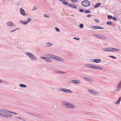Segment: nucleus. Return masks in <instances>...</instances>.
I'll return each instance as SVG.
<instances>
[{
    "label": "nucleus",
    "instance_id": "obj_1",
    "mask_svg": "<svg viewBox=\"0 0 121 121\" xmlns=\"http://www.w3.org/2000/svg\"><path fill=\"white\" fill-rule=\"evenodd\" d=\"M63 105L67 108H75V106L69 103L63 101L62 102Z\"/></svg>",
    "mask_w": 121,
    "mask_h": 121
},
{
    "label": "nucleus",
    "instance_id": "obj_2",
    "mask_svg": "<svg viewBox=\"0 0 121 121\" xmlns=\"http://www.w3.org/2000/svg\"><path fill=\"white\" fill-rule=\"evenodd\" d=\"M26 55H27L32 60H37V58L32 53L30 52H26Z\"/></svg>",
    "mask_w": 121,
    "mask_h": 121
},
{
    "label": "nucleus",
    "instance_id": "obj_3",
    "mask_svg": "<svg viewBox=\"0 0 121 121\" xmlns=\"http://www.w3.org/2000/svg\"><path fill=\"white\" fill-rule=\"evenodd\" d=\"M81 4L84 7H88L90 5V2L87 0H85L82 1Z\"/></svg>",
    "mask_w": 121,
    "mask_h": 121
},
{
    "label": "nucleus",
    "instance_id": "obj_4",
    "mask_svg": "<svg viewBox=\"0 0 121 121\" xmlns=\"http://www.w3.org/2000/svg\"><path fill=\"white\" fill-rule=\"evenodd\" d=\"M12 116V115L10 114H7L0 112V116L4 118H10Z\"/></svg>",
    "mask_w": 121,
    "mask_h": 121
},
{
    "label": "nucleus",
    "instance_id": "obj_5",
    "mask_svg": "<svg viewBox=\"0 0 121 121\" xmlns=\"http://www.w3.org/2000/svg\"><path fill=\"white\" fill-rule=\"evenodd\" d=\"M91 61L95 63H99L101 61V60L100 59H92Z\"/></svg>",
    "mask_w": 121,
    "mask_h": 121
},
{
    "label": "nucleus",
    "instance_id": "obj_6",
    "mask_svg": "<svg viewBox=\"0 0 121 121\" xmlns=\"http://www.w3.org/2000/svg\"><path fill=\"white\" fill-rule=\"evenodd\" d=\"M93 35L97 38H99L100 39H106L105 37L103 36L95 34H93Z\"/></svg>",
    "mask_w": 121,
    "mask_h": 121
},
{
    "label": "nucleus",
    "instance_id": "obj_7",
    "mask_svg": "<svg viewBox=\"0 0 121 121\" xmlns=\"http://www.w3.org/2000/svg\"><path fill=\"white\" fill-rule=\"evenodd\" d=\"M20 12L21 14L23 16H24L25 15L26 13L24 10L22 8H20Z\"/></svg>",
    "mask_w": 121,
    "mask_h": 121
},
{
    "label": "nucleus",
    "instance_id": "obj_8",
    "mask_svg": "<svg viewBox=\"0 0 121 121\" xmlns=\"http://www.w3.org/2000/svg\"><path fill=\"white\" fill-rule=\"evenodd\" d=\"M71 82L72 83L76 84H78L80 83V81L78 80H72Z\"/></svg>",
    "mask_w": 121,
    "mask_h": 121
},
{
    "label": "nucleus",
    "instance_id": "obj_9",
    "mask_svg": "<svg viewBox=\"0 0 121 121\" xmlns=\"http://www.w3.org/2000/svg\"><path fill=\"white\" fill-rule=\"evenodd\" d=\"M91 28L94 29H104L103 27H101L99 26H93L91 27Z\"/></svg>",
    "mask_w": 121,
    "mask_h": 121
},
{
    "label": "nucleus",
    "instance_id": "obj_10",
    "mask_svg": "<svg viewBox=\"0 0 121 121\" xmlns=\"http://www.w3.org/2000/svg\"><path fill=\"white\" fill-rule=\"evenodd\" d=\"M93 69L102 70V68L100 66L94 65Z\"/></svg>",
    "mask_w": 121,
    "mask_h": 121
},
{
    "label": "nucleus",
    "instance_id": "obj_11",
    "mask_svg": "<svg viewBox=\"0 0 121 121\" xmlns=\"http://www.w3.org/2000/svg\"><path fill=\"white\" fill-rule=\"evenodd\" d=\"M121 88V80L120 81L117 87L116 90L117 91L119 90Z\"/></svg>",
    "mask_w": 121,
    "mask_h": 121
},
{
    "label": "nucleus",
    "instance_id": "obj_12",
    "mask_svg": "<svg viewBox=\"0 0 121 121\" xmlns=\"http://www.w3.org/2000/svg\"><path fill=\"white\" fill-rule=\"evenodd\" d=\"M89 92L90 93L93 94V95H96L97 94H98V93H96L95 92L91 90H88Z\"/></svg>",
    "mask_w": 121,
    "mask_h": 121
},
{
    "label": "nucleus",
    "instance_id": "obj_13",
    "mask_svg": "<svg viewBox=\"0 0 121 121\" xmlns=\"http://www.w3.org/2000/svg\"><path fill=\"white\" fill-rule=\"evenodd\" d=\"M85 65L86 67H88L91 68L93 69L94 65L91 64H86Z\"/></svg>",
    "mask_w": 121,
    "mask_h": 121
},
{
    "label": "nucleus",
    "instance_id": "obj_14",
    "mask_svg": "<svg viewBox=\"0 0 121 121\" xmlns=\"http://www.w3.org/2000/svg\"><path fill=\"white\" fill-rule=\"evenodd\" d=\"M53 45V44L49 42L46 43H45V46L46 47H49Z\"/></svg>",
    "mask_w": 121,
    "mask_h": 121
},
{
    "label": "nucleus",
    "instance_id": "obj_15",
    "mask_svg": "<svg viewBox=\"0 0 121 121\" xmlns=\"http://www.w3.org/2000/svg\"><path fill=\"white\" fill-rule=\"evenodd\" d=\"M57 59L56 60L58 61H59L62 62H64L65 61L63 59L59 57L58 56H57Z\"/></svg>",
    "mask_w": 121,
    "mask_h": 121
},
{
    "label": "nucleus",
    "instance_id": "obj_16",
    "mask_svg": "<svg viewBox=\"0 0 121 121\" xmlns=\"http://www.w3.org/2000/svg\"><path fill=\"white\" fill-rule=\"evenodd\" d=\"M44 60L48 62H52V61L50 59L47 57H46Z\"/></svg>",
    "mask_w": 121,
    "mask_h": 121
},
{
    "label": "nucleus",
    "instance_id": "obj_17",
    "mask_svg": "<svg viewBox=\"0 0 121 121\" xmlns=\"http://www.w3.org/2000/svg\"><path fill=\"white\" fill-rule=\"evenodd\" d=\"M7 26H12L13 25V24L11 22H7Z\"/></svg>",
    "mask_w": 121,
    "mask_h": 121
},
{
    "label": "nucleus",
    "instance_id": "obj_18",
    "mask_svg": "<svg viewBox=\"0 0 121 121\" xmlns=\"http://www.w3.org/2000/svg\"><path fill=\"white\" fill-rule=\"evenodd\" d=\"M101 5V3H97L96 4H95L94 5V8H97L98 7L100 6Z\"/></svg>",
    "mask_w": 121,
    "mask_h": 121
},
{
    "label": "nucleus",
    "instance_id": "obj_19",
    "mask_svg": "<svg viewBox=\"0 0 121 121\" xmlns=\"http://www.w3.org/2000/svg\"><path fill=\"white\" fill-rule=\"evenodd\" d=\"M112 52H117L119 51H120V50L116 48H112Z\"/></svg>",
    "mask_w": 121,
    "mask_h": 121
},
{
    "label": "nucleus",
    "instance_id": "obj_20",
    "mask_svg": "<svg viewBox=\"0 0 121 121\" xmlns=\"http://www.w3.org/2000/svg\"><path fill=\"white\" fill-rule=\"evenodd\" d=\"M19 86L21 87H26L27 86L26 85L22 84H19Z\"/></svg>",
    "mask_w": 121,
    "mask_h": 121
},
{
    "label": "nucleus",
    "instance_id": "obj_21",
    "mask_svg": "<svg viewBox=\"0 0 121 121\" xmlns=\"http://www.w3.org/2000/svg\"><path fill=\"white\" fill-rule=\"evenodd\" d=\"M87 81L91 82H93L94 81V80L92 79L89 78H88L87 79Z\"/></svg>",
    "mask_w": 121,
    "mask_h": 121
},
{
    "label": "nucleus",
    "instance_id": "obj_22",
    "mask_svg": "<svg viewBox=\"0 0 121 121\" xmlns=\"http://www.w3.org/2000/svg\"><path fill=\"white\" fill-rule=\"evenodd\" d=\"M59 89L61 91H62L64 92H66V89L61 88H59Z\"/></svg>",
    "mask_w": 121,
    "mask_h": 121
},
{
    "label": "nucleus",
    "instance_id": "obj_23",
    "mask_svg": "<svg viewBox=\"0 0 121 121\" xmlns=\"http://www.w3.org/2000/svg\"><path fill=\"white\" fill-rule=\"evenodd\" d=\"M63 4L65 5H68V3L65 0H63L62 2Z\"/></svg>",
    "mask_w": 121,
    "mask_h": 121
},
{
    "label": "nucleus",
    "instance_id": "obj_24",
    "mask_svg": "<svg viewBox=\"0 0 121 121\" xmlns=\"http://www.w3.org/2000/svg\"><path fill=\"white\" fill-rule=\"evenodd\" d=\"M66 92L67 93H72V91L70 90L66 89Z\"/></svg>",
    "mask_w": 121,
    "mask_h": 121
},
{
    "label": "nucleus",
    "instance_id": "obj_25",
    "mask_svg": "<svg viewBox=\"0 0 121 121\" xmlns=\"http://www.w3.org/2000/svg\"><path fill=\"white\" fill-rule=\"evenodd\" d=\"M53 56H52V58L53 59H54L55 60H56L57 59V58L58 56H55L53 55Z\"/></svg>",
    "mask_w": 121,
    "mask_h": 121
},
{
    "label": "nucleus",
    "instance_id": "obj_26",
    "mask_svg": "<svg viewBox=\"0 0 121 121\" xmlns=\"http://www.w3.org/2000/svg\"><path fill=\"white\" fill-rule=\"evenodd\" d=\"M29 115H34V116L37 117V116L36 115H34V114L32 112H28L27 113Z\"/></svg>",
    "mask_w": 121,
    "mask_h": 121
},
{
    "label": "nucleus",
    "instance_id": "obj_27",
    "mask_svg": "<svg viewBox=\"0 0 121 121\" xmlns=\"http://www.w3.org/2000/svg\"><path fill=\"white\" fill-rule=\"evenodd\" d=\"M53 55L50 54H48L47 55V56L51 58H52Z\"/></svg>",
    "mask_w": 121,
    "mask_h": 121
},
{
    "label": "nucleus",
    "instance_id": "obj_28",
    "mask_svg": "<svg viewBox=\"0 0 121 121\" xmlns=\"http://www.w3.org/2000/svg\"><path fill=\"white\" fill-rule=\"evenodd\" d=\"M6 109H0V112H6Z\"/></svg>",
    "mask_w": 121,
    "mask_h": 121
},
{
    "label": "nucleus",
    "instance_id": "obj_29",
    "mask_svg": "<svg viewBox=\"0 0 121 121\" xmlns=\"http://www.w3.org/2000/svg\"><path fill=\"white\" fill-rule=\"evenodd\" d=\"M107 24L108 25H109L111 26H113L112 25V22L111 21H109L107 22Z\"/></svg>",
    "mask_w": 121,
    "mask_h": 121
},
{
    "label": "nucleus",
    "instance_id": "obj_30",
    "mask_svg": "<svg viewBox=\"0 0 121 121\" xmlns=\"http://www.w3.org/2000/svg\"><path fill=\"white\" fill-rule=\"evenodd\" d=\"M84 12L85 13H91V11L88 10H86Z\"/></svg>",
    "mask_w": 121,
    "mask_h": 121
},
{
    "label": "nucleus",
    "instance_id": "obj_31",
    "mask_svg": "<svg viewBox=\"0 0 121 121\" xmlns=\"http://www.w3.org/2000/svg\"><path fill=\"white\" fill-rule=\"evenodd\" d=\"M83 25L82 24H81L79 25V27L80 28H82L83 27Z\"/></svg>",
    "mask_w": 121,
    "mask_h": 121
},
{
    "label": "nucleus",
    "instance_id": "obj_32",
    "mask_svg": "<svg viewBox=\"0 0 121 121\" xmlns=\"http://www.w3.org/2000/svg\"><path fill=\"white\" fill-rule=\"evenodd\" d=\"M108 19H111L112 18V16L111 15H108L107 16Z\"/></svg>",
    "mask_w": 121,
    "mask_h": 121
},
{
    "label": "nucleus",
    "instance_id": "obj_33",
    "mask_svg": "<svg viewBox=\"0 0 121 121\" xmlns=\"http://www.w3.org/2000/svg\"><path fill=\"white\" fill-rule=\"evenodd\" d=\"M112 48H108V49H107V51H112V49H111Z\"/></svg>",
    "mask_w": 121,
    "mask_h": 121
},
{
    "label": "nucleus",
    "instance_id": "obj_34",
    "mask_svg": "<svg viewBox=\"0 0 121 121\" xmlns=\"http://www.w3.org/2000/svg\"><path fill=\"white\" fill-rule=\"evenodd\" d=\"M54 29L56 30V31H57L59 32H60V30L59 29L56 27H54Z\"/></svg>",
    "mask_w": 121,
    "mask_h": 121
},
{
    "label": "nucleus",
    "instance_id": "obj_35",
    "mask_svg": "<svg viewBox=\"0 0 121 121\" xmlns=\"http://www.w3.org/2000/svg\"><path fill=\"white\" fill-rule=\"evenodd\" d=\"M6 112L5 113H11L12 114V112H13L11 111H9L8 110H6Z\"/></svg>",
    "mask_w": 121,
    "mask_h": 121
},
{
    "label": "nucleus",
    "instance_id": "obj_36",
    "mask_svg": "<svg viewBox=\"0 0 121 121\" xmlns=\"http://www.w3.org/2000/svg\"><path fill=\"white\" fill-rule=\"evenodd\" d=\"M31 21V19L30 18H28L27 19V23H28L29 22H30Z\"/></svg>",
    "mask_w": 121,
    "mask_h": 121
},
{
    "label": "nucleus",
    "instance_id": "obj_37",
    "mask_svg": "<svg viewBox=\"0 0 121 121\" xmlns=\"http://www.w3.org/2000/svg\"><path fill=\"white\" fill-rule=\"evenodd\" d=\"M108 56L111 58H114V59H116V57L113 56Z\"/></svg>",
    "mask_w": 121,
    "mask_h": 121
},
{
    "label": "nucleus",
    "instance_id": "obj_38",
    "mask_svg": "<svg viewBox=\"0 0 121 121\" xmlns=\"http://www.w3.org/2000/svg\"><path fill=\"white\" fill-rule=\"evenodd\" d=\"M120 99H118V100L115 103L116 104H119L120 103Z\"/></svg>",
    "mask_w": 121,
    "mask_h": 121
},
{
    "label": "nucleus",
    "instance_id": "obj_39",
    "mask_svg": "<svg viewBox=\"0 0 121 121\" xmlns=\"http://www.w3.org/2000/svg\"><path fill=\"white\" fill-rule=\"evenodd\" d=\"M72 8H74V9L77 8L76 6V5H74L73 4H72Z\"/></svg>",
    "mask_w": 121,
    "mask_h": 121
},
{
    "label": "nucleus",
    "instance_id": "obj_40",
    "mask_svg": "<svg viewBox=\"0 0 121 121\" xmlns=\"http://www.w3.org/2000/svg\"><path fill=\"white\" fill-rule=\"evenodd\" d=\"M79 11L80 12H82L84 11V10L83 9H81L79 10Z\"/></svg>",
    "mask_w": 121,
    "mask_h": 121
},
{
    "label": "nucleus",
    "instance_id": "obj_41",
    "mask_svg": "<svg viewBox=\"0 0 121 121\" xmlns=\"http://www.w3.org/2000/svg\"><path fill=\"white\" fill-rule=\"evenodd\" d=\"M2 83L3 84H7V82L6 81H3Z\"/></svg>",
    "mask_w": 121,
    "mask_h": 121
},
{
    "label": "nucleus",
    "instance_id": "obj_42",
    "mask_svg": "<svg viewBox=\"0 0 121 121\" xmlns=\"http://www.w3.org/2000/svg\"><path fill=\"white\" fill-rule=\"evenodd\" d=\"M21 22L22 24L25 25H26L28 23L27 22H24L22 21Z\"/></svg>",
    "mask_w": 121,
    "mask_h": 121
},
{
    "label": "nucleus",
    "instance_id": "obj_43",
    "mask_svg": "<svg viewBox=\"0 0 121 121\" xmlns=\"http://www.w3.org/2000/svg\"><path fill=\"white\" fill-rule=\"evenodd\" d=\"M94 19L95 20L96 22L97 23H99V20L95 19Z\"/></svg>",
    "mask_w": 121,
    "mask_h": 121
},
{
    "label": "nucleus",
    "instance_id": "obj_44",
    "mask_svg": "<svg viewBox=\"0 0 121 121\" xmlns=\"http://www.w3.org/2000/svg\"><path fill=\"white\" fill-rule=\"evenodd\" d=\"M112 18L113 20H114L115 21H116L117 20V18L115 17H112Z\"/></svg>",
    "mask_w": 121,
    "mask_h": 121
},
{
    "label": "nucleus",
    "instance_id": "obj_45",
    "mask_svg": "<svg viewBox=\"0 0 121 121\" xmlns=\"http://www.w3.org/2000/svg\"><path fill=\"white\" fill-rule=\"evenodd\" d=\"M46 57H43V56H41L40 57V58L41 59H43L44 60L45 59Z\"/></svg>",
    "mask_w": 121,
    "mask_h": 121
},
{
    "label": "nucleus",
    "instance_id": "obj_46",
    "mask_svg": "<svg viewBox=\"0 0 121 121\" xmlns=\"http://www.w3.org/2000/svg\"><path fill=\"white\" fill-rule=\"evenodd\" d=\"M37 9V8H36L35 7H34L32 9V10L33 11H34L35 10H36Z\"/></svg>",
    "mask_w": 121,
    "mask_h": 121
},
{
    "label": "nucleus",
    "instance_id": "obj_47",
    "mask_svg": "<svg viewBox=\"0 0 121 121\" xmlns=\"http://www.w3.org/2000/svg\"><path fill=\"white\" fill-rule=\"evenodd\" d=\"M73 39H75L77 40H79L80 39H79V38H76V37H75V38H73Z\"/></svg>",
    "mask_w": 121,
    "mask_h": 121
},
{
    "label": "nucleus",
    "instance_id": "obj_48",
    "mask_svg": "<svg viewBox=\"0 0 121 121\" xmlns=\"http://www.w3.org/2000/svg\"><path fill=\"white\" fill-rule=\"evenodd\" d=\"M60 71L56 70L54 71V72L56 73H59Z\"/></svg>",
    "mask_w": 121,
    "mask_h": 121
},
{
    "label": "nucleus",
    "instance_id": "obj_49",
    "mask_svg": "<svg viewBox=\"0 0 121 121\" xmlns=\"http://www.w3.org/2000/svg\"><path fill=\"white\" fill-rule=\"evenodd\" d=\"M65 73V72L62 71H60L59 73H63V74H64Z\"/></svg>",
    "mask_w": 121,
    "mask_h": 121
},
{
    "label": "nucleus",
    "instance_id": "obj_50",
    "mask_svg": "<svg viewBox=\"0 0 121 121\" xmlns=\"http://www.w3.org/2000/svg\"><path fill=\"white\" fill-rule=\"evenodd\" d=\"M72 4H69L68 3V5L69 6V7H70L72 8Z\"/></svg>",
    "mask_w": 121,
    "mask_h": 121
},
{
    "label": "nucleus",
    "instance_id": "obj_51",
    "mask_svg": "<svg viewBox=\"0 0 121 121\" xmlns=\"http://www.w3.org/2000/svg\"><path fill=\"white\" fill-rule=\"evenodd\" d=\"M20 119L22 120L23 121H25L26 120H25L23 118H22V117H20Z\"/></svg>",
    "mask_w": 121,
    "mask_h": 121
},
{
    "label": "nucleus",
    "instance_id": "obj_52",
    "mask_svg": "<svg viewBox=\"0 0 121 121\" xmlns=\"http://www.w3.org/2000/svg\"><path fill=\"white\" fill-rule=\"evenodd\" d=\"M44 17H49V16H48L47 14H44Z\"/></svg>",
    "mask_w": 121,
    "mask_h": 121
},
{
    "label": "nucleus",
    "instance_id": "obj_53",
    "mask_svg": "<svg viewBox=\"0 0 121 121\" xmlns=\"http://www.w3.org/2000/svg\"><path fill=\"white\" fill-rule=\"evenodd\" d=\"M72 2H76L78 0H70Z\"/></svg>",
    "mask_w": 121,
    "mask_h": 121
},
{
    "label": "nucleus",
    "instance_id": "obj_54",
    "mask_svg": "<svg viewBox=\"0 0 121 121\" xmlns=\"http://www.w3.org/2000/svg\"><path fill=\"white\" fill-rule=\"evenodd\" d=\"M107 49L108 48H104L103 49V50L104 51H107Z\"/></svg>",
    "mask_w": 121,
    "mask_h": 121
},
{
    "label": "nucleus",
    "instance_id": "obj_55",
    "mask_svg": "<svg viewBox=\"0 0 121 121\" xmlns=\"http://www.w3.org/2000/svg\"><path fill=\"white\" fill-rule=\"evenodd\" d=\"M15 31V30L14 29L13 30H11L10 31V32H11V33H12V32H14V31Z\"/></svg>",
    "mask_w": 121,
    "mask_h": 121
},
{
    "label": "nucleus",
    "instance_id": "obj_56",
    "mask_svg": "<svg viewBox=\"0 0 121 121\" xmlns=\"http://www.w3.org/2000/svg\"><path fill=\"white\" fill-rule=\"evenodd\" d=\"M12 114H14L15 115H17V113L13 112H12Z\"/></svg>",
    "mask_w": 121,
    "mask_h": 121
},
{
    "label": "nucleus",
    "instance_id": "obj_57",
    "mask_svg": "<svg viewBox=\"0 0 121 121\" xmlns=\"http://www.w3.org/2000/svg\"><path fill=\"white\" fill-rule=\"evenodd\" d=\"M88 78H87V77H84L83 78L84 79L86 80H87V79Z\"/></svg>",
    "mask_w": 121,
    "mask_h": 121
},
{
    "label": "nucleus",
    "instance_id": "obj_58",
    "mask_svg": "<svg viewBox=\"0 0 121 121\" xmlns=\"http://www.w3.org/2000/svg\"><path fill=\"white\" fill-rule=\"evenodd\" d=\"M92 15L90 14H88L86 16L88 17H90Z\"/></svg>",
    "mask_w": 121,
    "mask_h": 121
},
{
    "label": "nucleus",
    "instance_id": "obj_59",
    "mask_svg": "<svg viewBox=\"0 0 121 121\" xmlns=\"http://www.w3.org/2000/svg\"><path fill=\"white\" fill-rule=\"evenodd\" d=\"M16 118H17V119H20V117H17L16 116H15V117Z\"/></svg>",
    "mask_w": 121,
    "mask_h": 121
},
{
    "label": "nucleus",
    "instance_id": "obj_60",
    "mask_svg": "<svg viewBox=\"0 0 121 121\" xmlns=\"http://www.w3.org/2000/svg\"><path fill=\"white\" fill-rule=\"evenodd\" d=\"M18 29H20V28H16L15 29H14L15 30V31H16V30H18Z\"/></svg>",
    "mask_w": 121,
    "mask_h": 121
},
{
    "label": "nucleus",
    "instance_id": "obj_61",
    "mask_svg": "<svg viewBox=\"0 0 121 121\" xmlns=\"http://www.w3.org/2000/svg\"><path fill=\"white\" fill-rule=\"evenodd\" d=\"M3 81H2V80H1V79H0V83H2Z\"/></svg>",
    "mask_w": 121,
    "mask_h": 121
},
{
    "label": "nucleus",
    "instance_id": "obj_62",
    "mask_svg": "<svg viewBox=\"0 0 121 121\" xmlns=\"http://www.w3.org/2000/svg\"><path fill=\"white\" fill-rule=\"evenodd\" d=\"M118 99H120V101H121V96Z\"/></svg>",
    "mask_w": 121,
    "mask_h": 121
},
{
    "label": "nucleus",
    "instance_id": "obj_63",
    "mask_svg": "<svg viewBox=\"0 0 121 121\" xmlns=\"http://www.w3.org/2000/svg\"><path fill=\"white\" fill-rule=\"evenodd\" d=\"M71 16L73 17H74V16L73 15H71Z\"/></svg>",
    "mask_w": 121,
    "mask_h": 121
},
{
    "label": "nucleus",
    "instance_id": "obj_64",
    "mask_svg": "<svg viewBox=\"0 0 121 121\" xmlns=\"http://www.w3.org/2000/svg\"><path fill=\"white\" fill-rule=\"evenodd\" d=\"M59 0L60 1H62V2L63 0Z\"/></svg>",
    "mask_w": 121,
    "mask_h": 121
}]
</instances>
